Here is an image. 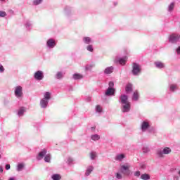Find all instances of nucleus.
I'll return each instance as SVG.
<instances>
[{
	"mask_svg": "<svg viewBox=\"0 0 180 180\" xmlns=\"http://www.w3.org/2000/svg\"><path fill=\"white\" fill-rule=\"evenodd\" d=\"M172 151V150H171V148H169V147H165L162 151H158V155L160 158H164V154H171Z\"/></svg>",
	"mask_w": 180,
	"mask_h": 180,
	"instance_id": "1",
	"label": "nucleus"
},
{
	"mask_svg": "<svg viewBox=\"0 0 180 180\" xmlns=\"http://www.w3.org/2000/svg\"><path fill=\"white\" fill-rule=\"evenodd\" d=\"M130 165H122L120 171L124 175H130Z\"/></svg>",
	"mask_w": 180,
	"mask_h": 180,
	"instance_id": "2",
	"label": "nucleus"
},
{
	"mask_svg": "<svg viewBox=\"0 0 180 180\" xmlns=\"http://www.w3.org/2000/svg\"><path fill=\"white\" fill-rule=\"evenodd\" d=\"M141 71V69L140 68V65L139 64L134 63H133V69H132V74L134 75H139Z\"/></svg>",
	"mask_w": 180,
	"mask_h": 180,
	"instance_id": "3",
	"label": "nucleus"
},
{
	"mask_svg": "<svg viewBox=\"0 0 180 180\" xmlns=\"http://www.w3.org/2000/svg\"><path fill=\"white\" fill-rule=\"evenodd\" d=\"M179 39V34H172L169 37V41H170V43H176V41H178Z\"/></svg>",
	"mask_w": 180,
	"mask_h": 180,
	"instance_id": "4",
	"label": "nucleus"
},
{
	"mask_svg": "<svg viewBox=\"0 0 180 180\" xmlns=\"http://www.w3.org/2000/svg\"><path fill=\"white\" fill-rule=\"evenodd\" d=\"M34 77L37 81H41V79L44 78V76L43 75V72L38 70L37 72H35Z\"/></svg>",
	"mask_w": 180,
	"mask_h": 180,
	"instance_id": "5",
	"label": "nucleus"
},
{
	"mask_svg": "<svg viewBox=\"0 0 180 180\" xmlns=\"http://www.w3.org/2000/svg\"><path fill=\"white\" fill-rule=\"evenodd\" d=\"M22 86H18L15 87V96H17V98L22 97V95H23V93L22 92Z\"/></svg>",
	"mask_w": 180,
	"mask_h": 180,
	"instance_id": "6",
	"label": "nucleus"
},
{
	"mask_svg": "<svg viewBox=\"0 0 180 180\" xmlns=\"http://www.w3.org/2000/svg\"><path fill=\"white\" fill-rule=\"evenodd\" d=\"M47 154V150L43 149L41 152L39 153L37 159L40 161V160H43V157Z\"/></svg>",
	"mask_w": 180,
	"mask_h": 180,
	"instance_id": "7",
	"label": "nucleus"
},
{
	"mask_svg": "<svg viewBox=\"0 0 180 180\" xmlns=\"http://www.w3.org/2000/svg\"><path fill=\"white\" fill-rule=\"evenodd\" d=\"M46 44L48 47H49L50 49H53L56 47V41L53 39H50L47 41Z\"/></svg>",
	"mask_w": 180,
	"mask_h": 180,
	"instance_id": "8",
	"label": "nucleus"
},
{
	"mask_svg": "<svg viewBox=\"0 0 180 180\" xmlns=\"http://www.w3.org/2000/svg\"><path fill=\"white\" fill-rule=\"evenodd\" d=\"M114 94H115V89L108 87V89L105 91V95H107V96H110Z\"/></svg>",
	"mask_w": 180,
	"mask_h": 180,
	"instance_id": "9",
	"label": "nucleus"
},
{
	"mask_svg": "<svg viewBox=\"0 0 180 180\" xmlns=\"http://www.w3.org/2000/svg\"><path fill=\"white\" fill-rule=\"evenodd\" d=\"M148 127H150V124H148V122H147L146 121L142 122V124H141L142 131H146V130H147V129H148Z\"/></svg>",
	"mask_w": 180,
	"mask_h": 180,
	"instance_id": "10",
	"label": "nucleus"
},
{
	"mask_svg": "<svg viewBox=\"0 0 180 180\" xmlns=\"http://www.w3.org/2000/svg\"><path fill=\"white\" fill-rule=\"evenodd\" d=\"M120 101H121V103L124 104V103H130L128 101V97L126 95H122L120 96Z\"/></svg>",
	"mask_w": 180,
	"mask_h": 180,
	"instance_id": "11",
	"label": "nucleus"
},
{
	"mask_svg": "<svg viewBox=\"0 0 180 180\" xmlns=\"http://www.w3.org/2000/svg\"><path fill=\"white\" fill-rule=\"evenodd\" d=\"M130 110V103H124L123 105L122 112H129Z\"/></svg>",
	"mask_w": 180,
	"mask_h": 180,
	"instance_id": "12",
	"label": "nucleus"
},
{
	"mask_svg": "<svg viewBox=\"0 0 180 180\" xmlns=\"http://www.w3.org/2000/svg\"><path fill=\"white\" fill-rule=\"evenodd\" d=\"M126 93L131 92L133 91V85L131 84H128L125 89Z\"/></svg>",
	"mask_w": 180,
	"mask_h": 180,
	"instance_id": "13",
	"label": "nucleus"
},
{
	"mask_svg": "<svg viewBox=\"0 0 180 180\" xmlns=\"http://www.w3.org/2000/svg\"><path fill=\"white\" fill-rule=\"evenodd\" d=\"M49 103V101L45 100V98H43L41 101L40 105L41 108H47V104Z\"/></svg>",
	"mask_w": 180,
	"mask_h": 180,
	"instance_id": "14",
	"label": "nucleus"
},
{
	"mask_svg": "<svg viewBox=\"0 0 180 180\" xmlns=\"http://www.w3.org/2000/svg\"><path fill=\"white\" fill-rule=\"evenodd\" d=\"M139 96H140V94H139V91H135L134 92L133 97H132L133 101H139Z\"/></svg>",
	"mask_w": 180,
	"mask_h": 180,
	"instance_id": "15",
	"label": "nucleus"
},
{
	"mask_svg": "<svg viewBox=\"0 0 180 180\" xmlns=\"http://www.w3.org/2000/svg\"><path fill=\"white\" fill-rule=\"evenodd\" d=\"M105 74H112L113 72V67H108L107 68L105 71Z\"/></svg>",
	"mask_w": 180,
	"mask_h": 180,
	"instance_id": "16",
	"label": "nucleus"
},
{
	"mask_svg": "<svg viewBox=\"0 0 180 180\" xmlns=\"http://www.w3.org/2000/svg\"><path fill=\"white\" fill-rule=\"evenodd\" d=\"M155 64L158 68H164L165 67L162 62H155Z\"/></svg>",
	"mask_w": 180,
	"mask_h": 180,
	"instance_id": "17",
	"label": "nucleus"
},
{
	"mask_svg": "<svg viewBox=\"0 0 180 180\" xmlns=\"http://www.w3.org/2000/svg\"><path fill=\"white\" fill-rule=\"evenodd\" d=\"M82 78H83L82 75H80V74H78V73L73 75V79H82Z\"/></svg>",
	"mask_w": 180,
	"mask_h": 180,
	"instance_id": "18",
	"label": "nucleus"
},
{
	"mask_svg": "<svg viewBox=\"0 0 180 180\" xmlns=\"http://www.w3.org/2000/svg\"><path fill=\"white\" fill-rule=\"evenodd\" d=\"M127 61V57H125L119 60V63L120 64H121V65H124Z\"/></svg>",
	"mask_w": 180,
	"mask_h": 180,
	"instance_id": "19",
	"label": "nucleus"
},
{
	"mask_svg": "<svg viewBox=\"0 0 180 180\" xmlns=\"http://www.w3.org/2000/svg\"><path fill=\"white\" fill-rule=\"evenodd\" d=\"M94 171V167L89 166L86 171V175H90L91 172H92Z\"/></svg>",
	"mask_w": 180,
	"mask_h": 180,
	"instance_id": "20",
	"label": "nucleus"
},
{
	"mask_svg": "<svg viewBox=\"0 0 180 180\" xmlns=\"http://www.w3.org/2000/svg\"><path fill=\"white\" fill-rule=\"evenodd\" d=\"M124 158V154H120L117 155L115 158V160L117 161H122V160H123Z\"/></svg>",
	"mask_w": 180,
	"mask_h": 180,
	"instance_id": "21",
	"label": "nucleus"
},
{
	"mask_svg": "<svg viewBox=\"0 0 180 180\" xmlns=\"http://www.w3.org/2000/svg\"><path fill=\"white\" fill-rule=\"evenodd\" d=\"M51 178L53 180H60L61 179V175L55 174L52 175Z\"/></svg>",
	"mask_w": 180,
	"mask_h": 180,
	"instance_id": "22",
	"label": "nucleus"
},
{
	"mask_svg": "<svg viewBox=\"0 0 180 180\" xmlns=\"http://www.w3.org/2000/svg\"><path fill=\"white\" fill-rule=\"evenodd\" d=\"M83 41H84L86 43V44H89V43H91V40L89 37H84L83 38Z\"/></svg>",
	"mask_w": 180,
	"mask_h": 180,
	"instance_id": "23",
	"label": "nucleus"
},
{
	"mask_svg": "<svg viewBox=\"0 0 180 180\" xmlns=\"http://www.w3.org/2000/svg\"><path fill=\"white\" fill-rule=\"evenodd\" d=\"M99 139H101V136H99V135L98 134H94L91 136V140H93L94 141H96L99 140Z\"/></svg>",
	"mask_w": 180,
	"mask_h": 180,
	"instance_id": "24",
	"label": "nucleus"
},
{
	"mask_svg": "<svg viewBox=\"0 0 180 180\" xmlns=\"http://www.w3.org/2000/svg\"><path fill=\"white\" fill-rule=\"evenodd\" d=\"M141 179H143V180H148L150 179V176L149 174H143L141 176Z\"/></svg>",
	"mask_w": 180,
	"mask_h": 180,
	"instance_id": "25",
	"label": "nucleus"
},
{
	"mask_svg": "<svg viewBox=\"0 0 180 180\" xmlns=\"http://www.w3.org/2000/svg\"><path fill=\"white\" fill-rule=\"evenodd\" d=\"M51 95V94H50V92H46L44 99H45L46 101H47V99H50Z\"/></svg>",
	"mask_w": 180,
	"mask_h": 180,
	"instance_id": "26",
	"label": "nucleus"
},
{
	"mask_svg": "<svg viewBox=\"0 0 180 180\" xmlns=\"http://www.w3.org/2000/svg\"><path fill=\"white\" fill-rule=\"evenodd\" d=\"M51 156H50V154H47L46 155L45 158H44V161L46 162H50V160H51Z\"/></svg>",
	"mask_w": 180,
	"mask_h": 180,
	"instance_id": "27",
	"label": "nucleus"
},
{
	"mask_svg": "<svg viewBox=\"0 0 180 180\" xmlns=\"http://www.w3.org/2000/svg\"><path fill=\"white\" fill-rule=\"evenodd\" d=\"M56 78L58 79H61V78H63V73L61 72H58L56 74Z\"/></svg>",
	"mask_w": 180,
	"mask_h": 180,
	"instance_id": "28",
	"label": "nucleus"
},
{
	"mask_svg": "<svg viewBox=\"0 0 180 180\" xmlns=\"http://www.w3.org/2000/svg\"><path fill=\"white\" fill-rule=\"evenodd\" d=\"M25 110L23 108H21L18 111V115L22 116L25 113Z\"/></svg>",
	"mask_w": 180,
	"mask_h": 180,
	"instance_id": "29",
	"label": "nucleus"
},
{
	"mask_svg": "<svg viewBox=\"0 0 180 180\" xmlns=\"http://www.w3.org/2000/svg\"><path fill=\"white\" fill-rule=\"evenodd\" d=\"M177 86L176 84H171L170 85V90H172V92L176 89Z\"/></svg>",
	"mask_w": 180,
	"mask_h": 180,
	"instance_id": "30",
	"label": "nucleus"
},
{
	"mask_svg": "<svg viewBox=\"0 0 180 180\" xmlns=\"http://www.w3.org/2000/svg\"><path fill=\"white\" fill-rule=\"evenodd\" d=\"M96 112L101 113V112H102V107H101L99 105H96Z\"/></svg>",
	"mask_w": 180,
	"mask_h": 180,
	"instance_id": "31",
	"label": "nucleus"
},
{
	"mask_svg": "<svg viewBox=\"0 0 180 180\" xmlns=\"http://www.w3.org/2000/svg\"><path fill=\"white\" fill-rule=\"evenodd\" d=\"M88 51H91V53H92V51H94V48L92 47V45H89L86 47Z\"/></svg>",
	"mask_w": 180,
	"mask_h": 180,
	"instance_id": "32",
	"label": "nucleus"
},
{
	"mask_svg": "<svg viewBox=\"0 0 180 180\" xmlns=\"http://www.w3.org/2000/svg\"><path fill=\"white\" fill-rule=\"evenodd\" d=\"M90 155H91V160H95V158H96V153H91Z\"/></svg>",
	"mask_w": 180,
	"mask_h": 180,
	"instance_id": "33",
	"label": "nucleus"
},
{
	"mask_svg": "<svg viewBox=\"0 0 180 180\" xmlns=\"http://www.w3.org/2000/svg\"><path fill=\"white\" fill-rule=\"evenodd\" d=\"M23 164H19L18 165V171H22V169H23Z\"/></svg>",
	"mask_w": 180,
	"mask_h": 180,
	"instance_id": "34",
	"label": "nucleus"
},
{
	"mask_svg": "<svg viewBox=\"0 0 180 180\" xmlns=\"http://www.w3.org/2000/svg\"><path fill=\"white\" fill-rule=\"evenodd\" d=\"M6 16V13L5 11H0V17L5 18Z\"/></svg>",
	"mask_w": 180,
	"mask_h": 180,
	"instance_id": "35",
	"label": "nucleus"
},
{
	"mask_svg": "<svg viewBox=\"0 0 180 180\" xmlns=\"http://www.w3.org/2000/svg\"><path fill=\"white\" fill-rule=\"evenodd\" d=\"M175 6V4L174 3H172L169 6V11H172L174 9V7Z\"/></svg>",
	"mask_w": 180,
	"mask_h": 180,
	"instance_id": "36",
	"label": "nucleus"
},
{
	"mask_svg": "<svg viewBox=\"0 0 180 180\" xmlns=\"http://www.w3.org/2000/svg\"><path fill=\"white\" fill-rule=\"evenodd\" d=\"M41 1L42 0H35V1H34V5H39V4H41Z\"/></svg>",
	"mask_w": 180,
	"mask_h": 180,
	"instance_id": "37",
	"label": "nucleus"
},
{
	"mask_svg": "<svg viewBox=\"0 0 180 180\" xmlns=\"http://www.w3.org/2000/svg\"><path fill=\"white\" fill-rule=\"evenodd\" d=\"M150 151V149L148 148H143V152L146 154V153H148Z\"/></svg>",
	"mask_w": 180,
	"mask_h": 180,
	"instance_id": "38",
	"label": "nucleus"
},
{
	"mask_svg": "<svg viewBox=\"0 0 180 180\" xmlns=\"http://www.w3.org/2000/svg\"><path fill=\"white\" fill-rule=\"evenodd\" d=\"M116 178H117V179H122V174H120V173H117Z\"/></svg>",
	"mask_w": 180,
	"mask_h": 180,
	"instance_id": "39",
	"label": "nucleus"
},
{
	"mask_svg": "<svg viewBox=\"0 0 180 180\" xmlns=\"http://www.w3.org/2000/svg\"><path fill=\"white\" fill-rule=\"evenodd\" d=\"M5 71V68L2 65H0V72H4Z\"/></svg>",
	"mask_w": 180,
	"mask_h": 180,
	"instance_id": "40",
	"label": "nucleus"
},
{
	"mask_svg": "<svg viewBox=\"0 0 180 180\" xmlns=\"http://www.w3.org/2000/svg\"><path fill=\"white\" fill-rule=\"evenodd\" d=\"M114 86H115V84L113 83V82H109V88H113Z\"/></svg>",
	"mask_w": 180,
	"mask_h": 180,
	"instance_id": "41",
	"label": "nucleus"
},
{
	"mask_svg": "<svg viewBox=\"0 0 180 180\" xmlns=\"http://www.w3.org/2000/svg\"><path fill=\"white\" fill-rule=\"evenodd\" d=\"M135 176H140V172L137 171L134 173Z\"/></svg>",
	"mask_w": 180,
	"mask_h": 180,
	"instance_id": "42",
	"label": "nucleus"
},
{
	"mask_svg": "<svg viewBox=\"0 0 180 180\" xmlns=\"http://www.w3.org/2000/svg\"><path fill=\"white\" fill-rule=\"evenodd\" d=\"M6 169H11V165H6Z\"/></svg>",
	"mask_w": 180,
	"mask_h": 180,
	"instance_id": "43",
	"label": "nucleus"
},
{
	"mask_svg": "<svg viewBox=\"0 0 180 180\" xmlns=\"http://www.w3.org/2000/svg\"><path fill=\"white\" fill-rule=\"evenodd\" d=\"M177 54H180V46L176 49Z\"/></svg>",
	"mask_w": 180,
	"mask_h": 180,
	"instance_id": "44",
	"label": "nucleus"
},
{
	"mask_svg": "<svg viewBox=\"0 0 180 180\" xmlns=\"http://www.w3.org/2000/svg\"><path fill=\"white\" fill-rule=\"evenodd\" d=\"M4 172V168H2V167H0V173H3Z\"/></svg>",
	"mask_w": 180,
	"mask_h": 180,
	"instance_id": "45",
	"label": "nucleus"
},
{
	"mask_svg": "<svg viewBox=\"0 0 180 180\" xmlns=\"http://www.w3.org/2000/svg\"><path fill=\"white\" fill-rule=\"evenodd\" d=\"M68 162H69V163L72 162V159L69 158V159H68Z\"/></svg>",
	"mask_w": 180,
	"mask_h": 180,
	"instance_id": "46",
	"label": "nucleus"
},
{
	"mask_svg": "<svg viewBox=\"0 0 180 180\" xmlns=\"http://www.w3.org/2000/svg\"><path fill=\"white\" fill-rule=\"evenodd\" d=\"M178 179H179V177H175L174 178V180H178Z\"/></svg>",
	"mask_w": 180,
	"mask_h": 180,
	"instance_id": "47",
	"label": "nucleus"
},
{
	"mask_svg": "<svg viewBox=\"0 0 180 180\" xmlns=\"http://www.w3.org/2000/svg\"><path fill=\"white\" fill-rule=\"evenodd\" d=\"M92 129H93L94 130H95V127H92Z\"/></svg>",
	"mask_w": 180,
	"mask_h": 180,
	"instance_id": "48",
	"label": "nucleus"
},
{
	"mask_svg": "<svg viewBox=\"0 0 180 180\" xmlns=\"http://www.w3.org/2000/svg\"><path fill=\"white\" fill-rule=\"evenodd\" d=\"M179 175H180V170L179 171Z\"/></svg>",
	"mask_w": 180,
	"mask_h": 180,
	"instance_id": "49",
	"label": "nucleus"
},
{
	"mask_svg": "<svg viewBox=\"0 0 180 180\" xmlns=\"http://www.w3.org/2000/svg\"><path fill=\"white\" fill-rule=\"evenodd\" d=\"M0 158H1V155H0Z\"/></svg>",
	"mask_w": 180,
	"mask_h": 180,
	"instance_id": "50",
	"label": "nucleus"
}]
</instances>
